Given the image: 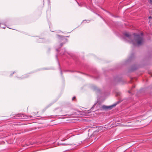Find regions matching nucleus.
Here are the masks:
<instances>
[{"label":"nucleus","instance_id":"nucleus-4","mask_svg":"<svg viewBox=\"0 0 152 152\" xmlns=\"http://www.w3.org/2000/svg\"><path fill=\"white\" fill-rule=\"evenodd\" d=\"M125 35L127 37H129V34L128 33H127L125 34Z\"/></svg>","mask_w":152,"mask_h":152},{"label":"nucleus","instance_id":"nucleus-1","mask_svg":"<svg viewBox=\"0 0 152 152\" xmlns=\"http://www.w3.org/2000/svg\"><path fill=\"white\" fill-rule=\"evenodd\" d=\"M135 39L132 42V43L135 45H141L143 42L142 34L140 35H137L135 37Z\"/></svg>","mask_w":152,"mask_h":152},{"label":"nucleus","instance_id":"nucleus-3","mask_svg":"<svg viewBox=\"0 0 152 152\" xmlns=\"http://www.w3.org/2000/svg\"><path fill=\"white\" fill-rule=\"evenodd\" d=\"M3 24H1L0 27L2 28H5V26Z\"/></svg>","mask_w":152,"mask_h":152},{"label":"nucleus","instance_id":"nucleus-2","mask_svg":"<svg viewBox=\"0 0 152 152\" xmlns=\"http://www.w3.org/2000/svg\"><path fill=\"white\" fill-rule=\"evenodd\" d=\"M116 105L115 104H114V105H111L110 106H108V107H104V108H105V109H109V108H110L111 109L112 107H114Z\"/></svg>","mask_w":152,"mask_h":152},{"label":"nucleus","instance_id":"nucleus-7","mask_svg":"<svg viewBox=\"0 0 152 152\" xmlns=\"http://www.w3.org/2000/svg\"><path fill=\"white\" fill-rule=\"evenodd\" d=\"M149 18H151V17H149Z\"/></svg>","mask_w":152,"mask_h":152},{"label":"nucleus","instance_id":"nucleus-8","mask_svg":"<svg viewBox=\"0 0 152 152\" xmlns=\"http://www.w3.org/2000/svg\"><path fill=\"white\" fill-rule=\"evenodd\" d=\"M19 117H20V114Z\"/></svg>","mask_w":152,"mask_h":152},{"label":"nucleus","instance_id":"nucleus-5","mask_svg":"<svg viewBox=\"0 0 152 152\" xmlns=\"http://www.w3.org/2000/svg\"><path fill=\"white\" fill-rule=\"evenodd\" d=\"M149 1L152 4V0H149Z\"/></svg>","mask_w":152,"mask_h":152},{"label":"nucleus","instance_id":"nucleus-6","mask_svg":"<svg viewBox=\"0 0 152 152\" xmlns=\"http://www.w3.org/2000/svg\"><path fill=\"white\" fill-rule=\"evenodd\" d=\"M75 97H73V98H72V100H74V99H75Z\"/></svg>","mask_w":152,"mask_h":152}]
</instances>
